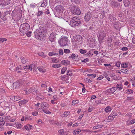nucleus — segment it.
Listing matches in <instances>:
<instances>
[{
    "mask_svg": "<svg viewBox=\"0 0 135 135\" xmlns=\"http://www.w3.org/2000/svg\"><path fill=\"white\" fill-rule=\"evenodd\" d=\"M94 109V107H89L88 110L89 112H91Z\"/></svg>",
    "mask_w": 135,
    "mask_h": 135,
    "instance_id": "nucleus-46",
    "label": "nucleus"
},
{
    "mask_svg": "<svg viewBox=\"0 0 135 135\" xmlns=\"http://www.w3.org/2000/svg\"><path fill=\"white\" fill-rule=\"evenodd\" d=\"M133 97H128L127 98V99L128 101H130L131 100H133Z\"/></svg>",
    "mask_w": 135,
    "mask_h": 135,
    "instance_id": "nucleus-62",
    "label": "nucleus"
},
{
    "mask_svg": "<svg viewBox=\"0 0 135 135\" xmlns=\"http://www.w3.org/2000/svg\"><path fill=\"white\" fill-rule=\"evenodd\" d=\"M108 118L110 120H113L114 118H113L112 117V116L111 115H110L108 117Z\"/></svg>",
    "mask_w": 135,
    "mask_h": 135,
    "instance_id": "nucleus-57",
    "label": "nucleus"
},
{
    "mask_svg": "<svg viewBox=\"0 0 135 135\" xmlns=\"http://www.w3.org/2000/svg\"><path fill=\"white\" fill-rule=\"evenodd\" d=\"M85 81L87 82L88 83H90L92 82L93 80L91 78V79H88V78L85 79L84 80Z\"/></svg>",
    "mask_w": 135,
    "mask_h": 135,
    "instance_id": "nucleus-31",
    "label": "nucleus"
},
{
    "mask_svg": "<svg viewBox=\"0 0 135 135\" xmlns=\"http://www.w3.org/2000/svg\"><path fill=\"white\" fill-rule=\"evenodd\" d=\"M67 69V68H63L61 70V73L62 74H64L65 71Z\"/></svg>",
    "mask_w": 135,
    "mask_h": 135,
    "instance_id": "nucleus-34",
    "label": "nucleus"
},
{
    "mask_svg": "<svg viewBox=\"0 0 135 135\" xmlns=\"http://www.w3.org/2000/svg\"><path fill=\"white\" fill-rule=\"evenodd\" d=\"M36 98H37L38 99H41L42 100H43L45 99L44 96L40 94L37 95Z\"/></svg>",
    "mask_w": 135,
    "mask_h": 135,
    "instance_id": "nucleus-21",
    "label": "nucleus"
},
{
    "mask_svg": "<svg viewBox=\"0 0 135 135\" xmlns=\"http://www.w3.org/2000/svg\"><path fill=\"white\" fill-rule=\"evenodd\" d=\"M30 26L27 23H25L21 25L20 29V34L23 36L29 30Z\"/></svg>",
    "mask_w": 135,
    "mask_h": 135,
    "instance_id": "nucleus-2",
    "label": "nucleus"
},
{
    "mask_svg": "<svg viewBox=\"0 0 135 135\" xmlns=\"http://www.w3.org/2000/svg\"><path fill=\"white\" fill-rule=\"evenodd\" d=\"M55 9L56 11L61 12L62 10L63 7L61 5H59L55 7Z\"/></svg>",
    "mask_w": 135,
    "mask_h": 135,
    "instance_id": "nucleus-13",
    "label": "nucleus"
},
{
    "mask_svg": "<svg viewBox=\"0 0 135 135\" xmlns=\"http://www.w3.org/2000/svg\"><path fill=\"white\" fill-rule=\"evenodd\" d=\"M92 17L91 12L90 11L86 13L84 16L85 20L86 22L89 21Z\"/></svg>",
    "mask_w": 135,
    "mask_h": 135,
    "instance_id": "nucleus-8",
    "label": "nucleus"
},
{
    "mask_svg": "<svg viewBox=\"0 0 135 135\" xmlns=\"http://www.w3.org/2000/svg\"><path fill=\"white\" fill-rule=\"evenodd\" d=\"M61 12L56 11L54 14L55 17L60 18L61 17Z\"/></svg>",
    "mask_w": 135,
    "mask_h": 135,
    "instance_id": "nucleus-14",
    "label": "nucleus"
},
{
    "mask_svg": "<svg viewBox=\"0 0 135 135\" xmlns=\"http://www.w3.org/2000/svg\"><path fill=\"white\" fill-rule=\"evenodd\" d=\"M69 114V112H65L64 113V115L65 117H67Z\"/></svg>",
    "mask_w": 135,
    "mask_h": 135,
    "instance_id": "nucleus-53",
    "label": "nucleus"
},
{
    "mask_svg": "<svg viewBox=\"0 0 135 135\" xmlns=\"http://www.w3.org/2000/svg\"><path fill=\"white\" fill-rule=\"evenodd\" d=\"M127 92H128L129 94L132 93H133V91L131 89H128L127 90Z\"/></svg>",
    "mask_w": 135,
    "mask_h": 135,
    "instance_id": "nucleus-58",
    "label": "nucleus"
},
{
    "mask_svg": "<svg viewBox=\"0 0 135 135\" xmlns=\"http://www.w3.org/2000/svg\"><path fill=\"white\" fill-rule=\"evenodd\" d=\"M79 51L81 54H84L87 51L85 50H83L82 49H80Z\"/></svg>",
    "mask_w": 135,
    "mask_h": 135,
    "instance_id": "nucleus-35",
    "label": "nucleus"
},
{
    "mask_svg": "<svg viewBox=\"0 0 135 135\" xmlns=\"http://www.w3.org/2000/svg\"><path fill=\"white\" fill-rule=\"evenodd\" d=\"M10 98L11 99L12 98V99L13 100H14L15 102L17 101L18 100H20V98L18 97H15L14 96L12 97V98Z\"/></svg>",
    "mask_w": 135,
    "mask_h": 135,
    "instance_id": "nucleus-26",
    "label": "nucleus"
},
{
    "mask_svg": "<svg viewBox=\"0 0 135 135\" xmlns=\"http://www.w3.org/2000/svg\"><path fill=\"white\" fill-rule=\"evenodd\" d=\"M21 59L22 62L23 64H25L27 61V60L23 57H21Z\"/></svg>",
    "mask_w": 135,
    "mask_h": 135,
    "instance_id": "nucleus-24",
    "label": "nucleus"
},
{
    "mask_svg": "<svg viewBox=\"0 0 135 135\" xmlns=\"http://www.w3.org/2000/svg\"><path fill=\"white\" fill-rule=\"evenodd\" d=\"M59 52L60 55H62L63 54V50L62 49H60L59 51Z\"/></svg>",
    "mask_w": 135,
    "mask_h": 135,
    "instance_id": "nucleus-47",
    "label": "nucleus"
},
{
    "mask_svg": "<svg viewBox=\"0 0 135 135\" xmlns=\"http://www.w3.org/2000/svg\"><path fill=\"white\" fill-rule=\"evenodd\" d=\"M116 87V88H117L119 90L121 89L122 88V85L120 84H117Z\"/></svg>",
    "mask_w": 135,
    "mask_h": 135,
    "instance_id": "nucleus-30",
    "label": "nucleus"
},
{
    "mask_svg": "<svg viewBox=\"0 0 135 135\" xmlns=\"http://www.w3.org/2000/svg\"><path fill=\"white\" fill-rule=\"evenodd\" d=\"M71 12L73 14L79 15L81 13V12L79 8L76 7H71Z\"/></svg>",
    "mask_w": 135,
    "mask_h": 135,
    "instance_id": "nucleus-6",
    "label": "nucleus"
},
{
    "mask_svg": "<svg viewBox=\"0 0 135 135\" xmlns=\"http://www.w3.org/2000/svg\"><path fill=\"white\" fill-rule=\"evenodd\" d=\"M3 5L6 6L9 4L10 3V0H3Z\"/></svg>",
    "mask_w": 135,
    "mask_h": 135,
    "instance_id": "nucleus-16",
    "label": "nucleus"
},
{
    "mask_svg": "<svg viewBox=\"0 0 135 135\" xmlns=\"http://www.w3.org/2000/svg\"><path fill=\"white\" fill-rule=\"evenodd\" d=\"M131 124H132L135 123V119L130 120Z\"/></svg>",
    "mask_w": 135,
    "mask_h": 135,
    "instance_id": "nucleus-63",
    "label": "nucleus"
},
{
    "mask_svg": "<svg viewBox=\"0 0 135 135\" xmlns=\"http://www.w3.org/2000/svg\"><path fill=\"white\" fill-rule=\"evenodd\" d=\"M32 114L33 115L36 116L38 115V113L37 112H33Z\"/></svg>",
    "mask_w": 135,
    "mask_h": 135,
    "instance_id": "nucleus-55",
    "label": "nucleus"
},
{
    "mask_svg": "<svg viewBox=\"0 0 135 135\" xmlns=\"http://www.w3.org/2000/svg\"><path fill=\"white\" fill-rule=\"evenodd\" d=\"M39 71L42 73H44L45 72V70L43 69V67H37Z\"/></svg>",
    "mask_w": 135,
    "mask_h": 135,
    "instance_id": "nucleus-22",
    "label": "nucleus"
},
{
    "mask_svg": "<svg viewBox=\"0 0 135 135\" xmlns=\"http://www.w3.org/2000/svg\"><path fill=\"white\" fill-rule=\"evenodd\" d=\"M68 41V38L65 37H62L59 41V43L61 46H66Z\"/></svg>",
    "mask_w": 135,
    "mask_h": 135,
    "instance_id": "nucleus-5",
    "label": "nucleus"
},
{
    "mask_svg": "<svg viewBox=\"0 0 135 135\" xmlns=\"http://www.w3.org/2000/svg\"><path fill=\"white\" fill-rule=\"evenodd\" d=\"M81 21L79 18L77 17H73L70 21V25L73 27H75L80 24Z\"/></svg>",
    "mask_w": 135,
    "mask_h": 135,
    "instance_id": "nucleus-3",
    "label": "nucleus"
},
{
    "mask_svg": "<svg viewBox=\"0 0 135 135\" xmlns=\"http://www.w3.org/2000/svg\"><path fill=\"white\" fill-rule=\"evenodd\" d=\"M111 115L113 118H115V117L117 116V114L116 113H113V114H112Z\"/></svg>",
    "mask_w": 135,
    "mask_h": 135,
    "instance_id": "nucleus-60",
    "label": "nucleus"
},
{
    "mask_svg": "<svg viewBox=\"0 0 135 135\" xmlns=\"http://www.w3.org/2000/svg\"><path fill=\"white\" fill-rule=\"evenodd\" d=\"M73 40L76 42L75 44H80L82 43L83 38L82 36L80 35H76L74 36Z\"/></svg>",
    "mask_w": 135,
    "mask_h": 135,
    "instance_id": "nucleus-4",
    "label": "nucleus"
},
{
    "mask_svg": "<svg viewBox=\"0 0 135 135\" xmlns=\"http://www.w3.org/2000/svg\"><path fill=\"white\" fill-rule=\"evenodd\" d=\"M111 110V108L110 106H108L105 109V112H110Z\"/></svg>",
    "mask_w": 135,
    "mask_h": 135,
    "instance_id": "nucleus-23",
    "label": "nucleus"
},
{
    "mask_svg": "<svg viewBox=\"0 0 135 135\" xmlns=\"http://www.w3.org/2000/svg\"><path fill=\"white\" fill-rule=\"evenodd\" d=\"M120 62L119 61H117L115 63V65L118 67H119L120 65Z\"/></svg>",
    "mask_w": 135,
    "mask_h": 135,
    "instance_id": "nucleus-43",
    "label": "nucleus"
},
{
    "mask_svg": "<svg viewBox=\"0 0 135 135\" xmlns=\"http://www.w3.org/2000/svg\"><path fill=\"white\" fill-rule=\"evenodd\" d=\"M110 76L114 80H117L118 79L117 75H115L114 74H112L110 75Z\"/></svg>",
    "mask_w": 135,
    "mask_h": 135,
    "instance_id": "nucleus-19",
    "label": "nucleus"
},
{
    "mask_svg": "<svg viewBox=\"0 0 135 135\" xmlns=\"http://www.w3.org/2000/svg\"><path fill=\"white\" fill-rule=\"evenodd\" d=\"M5 123V122L2 118H1V117H0V126H3Z\"/></svg>",
    "mask_w": 135,
    "mask_h": 135,
    "instance_id": "nucleus-27",
    "label": "nucleus"
},
{
    "mask_svg": "<svg viewBox=\"0 0 135 135\" xmlns=\"http://www.w3.org/2000/svg\"><path fill=\"white\" fill-rule=\"evenodd\" d=\"M35 64L33 63L31 65H28L23 67V68L24 69H28L32 70V68H34L35 66Z\"/></svg>",
    "mask_w": 135,
    "mask_h": 135,
    "instance_id": "nucleus-9",
    "label": "nucleus"
},
{
    "mask_svg": "<svg viewBox=\"0 0 135 135\" xmlns=\"http://www.w3.org/2000/svg\"><path fill=\"white\" fill-rule=\"evenodd\" d=\"M55 38V36L54 33H51L50 36H49V40L51 42H53Z\"/></svg>",
    "mask_w": 135,
    "mask_h": 135,
    "instance_id": "nucleus-12",
    "label": "nucleus"
},
{
    "mask_svg": "<svg viewBox=\"0 0 135 135\" xmlns=\"http://www.w3.org/2000/svg\"><path fill=\"white\" fill-rule=\"evenodd\" d=\"M9 120L10 122H13L15 121L16 119L15 118H10L9 119Z\"/></svg>",
    "mask_w": 135,
    "mask_h": 135,
    "instance_id": "nucleus-61",
    "label": "nucleus"
},
{
    "mask_svg": "<svg viewBox=\"0 0 135 135\" xmlns=\"http://www.w3.org/2000/svg\"><path fill=\"white\" fill-rule=\"evenodd\" d=\"M127 64L126 63H122L121 65V67L123 68H126L128 67Z\"/></svg>",
    "mask_w": 135,
    "mask_h": 135,
    "instance_id": "nucleus-29",
    "label": "nucleus"
},
{
    "mask_svg": "<svg viewBox=\"0 0 135 135\" xmlns=\"http://www.w3.org/2000/svg\"><path fill=\"white\" fill-rule=\"evenodd\" d=\"M31 117H30L29 116L27 115L26 116H25V120H31Z\"/></svg>",
    "mask_w": 135,
    "mask_h": 135,
    "instance_id": "nucleus-42",
    "label": "nucleus"
},
{
    "mask_svg": "<svg viewBox=\"0 0 135 135\" xmlns=\"http://www.w3.org/2000/svg\"><path fill=\"white\" fill-rule=\"evenodd\" d=\"M43 13V12L42 11H39L37 13V16H39L42 15Z\"/></svg>",
    "mask_w": 135,
    "mask_h": 135,
    "instance_id": "nucleus-41",
    "label": "nucleus"
},
{
    "mask_svg": "<svg viewBox=\"0 0 135 135\" xmlns=\"http://www.w3.org/2000/svg\"><path fill=\"white\" fill-rule=\"evenodd\" d=\"M72 71H71L70 70H68V71L67 73V74L69 76H71V74H72Z\"/></svg>",
    "mask_w": 135,
    "mask_h": 135,
    "instance_id": "nucleus-51",
    "label": "nucleus"
},
{
    "mask_svg": "<svg viewBox=\"0 0 135 135\" xmlns=\"http://www.w3.org/2000/svg\"><path fill=\"white\" fill-rule=\"evenodd\" d=\"M46 32V31H44L42 28H39L38 29L36 30L34 32L35 38L37 39H39L44 37Z\"/></svg>",
    "mask_w": 135,
    "mask_h": 135,
    "instance_id": "nucleus-1",
    "label": "nucleus"
},
{
    "mask_svg": "<svg viewBox=\"0 0 135 135\" xmlns=\"http://www.w3.org/2000/svg\"><path fill=\"white\" fill-rule=\"evenodd\" d=\"M61 66L60 64H56L52 65V67L54 68H58L60 67Z\"/></svg>",
    "mask_w": 135,
    "mask_h": 135,
    "instance_id": "nucleus-33",
    "label": "nucleus"
},
{
    "mask_svg": "<svg viewBox=\"0 0 135 135\" xmlns=\"http://www.w3.org/2000/svg\"><path fill=\"white\" fill-rule=\"evenodd\" d=\"M76 57V55L74 54H73L70 56H69V58H72L73 59H74Z\"/></svg>",
    "mask_w": 135,
    "mask_h": 135,
    "instance_id": "nucleus-40",
    "label": "nucleus"
},
{
    "mask_svg": "<svg viewBox=\"0 0 135 135\" xmlns=\"http://www.w3.org/2000/svg\"><path fill=\"white\" fill-rule=\"evenodd\" d=\"M14 88H18L20 86V84L18 82H16L13 83V84Z\"/></svg>",
    "mask_w": 135,
    "mask_h": 135,
    "instance_id": "nucleus-17",
    "label": "nucleus"
},
{
    "mask_svg": "<svg viewBox=\"0 0 135 135\" xmlns=\"http://www.w3.org/2000/svg\"><path fill=\"white\" fill-rule=\"evenodd\" d=\"M128 50V48L126 47H124L122 48V50L123 51H126Z\"/></svg>",
    "mask_w": 135,
    "mask_h": 135,
    "instance_id": "nucleus-56",
    "label": "nucleus"
},
{
    "mask_svg": "<svg viewBox=\"0 0 135 135\" xmlns=\"http://www.w3.org/2000/svg\"><path fill=\"white\" fill-rule=\"evenodd\" d=\"M46 13L47 15L49 14V16H51V14H50V12L49 9H47V10L46 11Z\"/></svg>",
    "mask_w": 135,
    "mask_h": 135,
    "instance_id": "nucleus-54",
    "label": "nucleus"
},
{
    "mask_svg": "<svg viewBox=\"0 0 135 135\" xmlns=\"http://www.w3.org/2000/svg\"><path fill=\"white\" fill-rule=\"evenodd\" d=\"M71 1L73 2L76 3H79L81 0H71Z\"/></svg>",
    "mask_w": 135,
    "mask_h": 135,
    "instance_id": "nucleus-44",
    "label": "nucleus"
},
{
    "mask_svg": "<svg viewBox=\"0 0 135 135\" xmlns=\"http://www.w3.org/2000/svg\"><path fill=\"white\" fill-rule=\"evenodd\" d=\"M42 111L47 114H50L51 112H49L48 110H47V109H42Z\"/></svg>",
    "mask_w": 135,
    "mask_h": 135,
    "instance_id": "nucleus-36",
    "label": "nucleus"
},
{
    "mask_svg": "<svg viewBox=\"0 0 135 135\" xmlns=\"http://www.w3.org/2000/svg\"><path fill=\"white\" fill-rule=\"evenodd\" d=\"M47 5V4H46V3H45L44 2L42 3L41 6L42 7H46Z\"/></svg>",
    "mask_w": 135,
    "mask_h": 135,
    "instance_id": "nucleus-50",
    "label": "nucleus"
},
{
    "mask_svg": "<svg viewBox=\"0 0 135 135\" xmlns=\"http://www.w3.org/2000/svg\"><path fill=\"white\" fill-rule=\"evenodd\" d=\"M116 88L115 87H113L110 88V89L108 90V92L109 93H114L116 90Z\"/></svg>",
    "mask_w": 135,
    "mask_h": 135,
    "instance_id": "nucleus-25",
    "label": "nucleus"
},
{
    "mask_svg": "<svg viewBox=\"0 0 135 135\" xmlns=\"http://www.w3.org/2000/svg\"><path fill=\"white\" fill-rule=\"evenodd\" d=\"M7 78L6 79H7V80H10L11 81V80L12 78V77L10 76H9V75H7Z\"/></svg>",
    "mask_w": 135,
    "mask_h": 135,
    "instance_id": "nucleus-49",
    "label": "nucleus"
},
{
    "mask_svg": "<svg viewBox=\"0 0 135 135\" xmlns=\"http://www.w3.org/2000/svg\"><path fill=\"white\" fill-rule=\"evenodd\" d=\"M28 91L30 93H32L33 94H37L38 91L36 89L34 88H32L29 89Z\"/></svg>",
    "mask_w": 135,
    "mask_h": 135,
    "instance_id": "nucleus-11",
    "label": "nucleus"
},
{
    "mask_svg": "<svg viewBox=\"0 0 135 135\" xmlns=\"http://www.w3.org/2000/svg\"><path fill=\"white\" fill-rule=\"evenodd\" d=\"M28 100H26L24 99L20 101L19 102V106H21L22 104H25L28 102Z\"/></svg>",
    "mask_w": 135,
    "mask_h": 135,
    "instance_id": "nucleus-15",
    "label": "nucleus"
},
{
    "mask_svg": "<svg viewBox=\"0 0 135 135\" xmlns=\"http://www.w3.org/2000/svg\"><path fill=\"white\" fill-rule=\"evenodd\" d=\"M106 33L105 32L103 31H101L99 32L98 36V39L99 40L102 41L105 37Z\"/></svg>",
    "mask_w": 135,
    "mask_h": 135,
    "instance_id": "nucleus-7",
    "label": "nucleus"
},
{
    "mask_svg": "<svg viewBox=\"0 0 135 135\" xmlns=\"http://www.w3.org/2000/svg\"><path fill=\"white\" fill-rule=\"evenodd\" d=\"M58 132L61 135H62L64 133V130L63 129H60Z\"/></svg>",
    "mask_w": 135,
    "mask_h": 135,
    "instance_id": "nucleus-45",
    "label": "nucleus"
},
{
    "mask_svg": "<svg viewBox=\"0 0 135 135\" xmlns=\"http://www.w3.org/2000/svg\"><path fill=\"white\" fill-rule=\"evenodd\" d=\"M24 128L26 129L29 130L32 128V126L30 124H28L25 126Z\"/></svg>",
    "mask_w": 135,
    "mask_h": 135,
    "instance_id": "nucleus-18",
    "label": "nucleus"
},
{
    "mask_svg": "<svg viewBox=\"0 0 135 135\" xmlns=\"http://www.w3.org/2000/svg\"><path fill=\"white\" fill-rule=\"evenodd\" d=\"M88 61V58H86L85 59H84L83 60H81V62H87Z\"/></svg>",
    "mask_w": 135,
    "mask_h": 135,
    "instance_id": "nucleus-59",
    "label": "nucleus"
},
{
    "mask_svg": "<svg viewBox=\"0 0 135 135\" xmlns=\"http://www.w3.org/2000/svg\"><path fill=\"white\" fill-rule=\"evenodd\" d=\"M103 127V125H100L95 126L93 128V129L94 130H95L96 129H97L100 128L102 127Z\"/></svg>",
    "mask_w": 135,
    "mask_h": 135,
    "instance_id": "nucleus-28",
    "label": "nucleus"
},
{
    "mask_svg": "<svg viewBox=\"0 0 135 135\" xmlns=\"http://www.w3.org/2000/svg\"><path fill=\"white\" fill-rule=\"evenodd\" d=\"M61 63L64 65H65V64H69L70 63V61L68 60H63L61 62Z\"/></svg>",
    "mask_w": 135,
    "mask_h": 135,
    "instance_id": "nucleus-20",
    "label": "nucleus"
},
{
    "mask_svg": "<svg viewBox=\"0 0 135 135\" xmlns=\"http://www.w3.org/2000/svg\"><path fill=\"white\" fill-rule=\"evenodd\" d=\"M53 55H56V54L55 53L54 54V52H49V55L50 56H52Z\"/></svg>",
    "mask_w": 135,
    "mask_h": 135,
    "instance_id": "nucleus-52",
    "label": "nucleus"
},
{
    "mask_svg": "<svg viewBox=\"0 0 135 135\" xmlns=\"http://www.w3.org/2000/svg\"><path fill=\"white\" fill-rule=\"evenodd\" d=\"M64 52L65 53H69L70 52V50L68 49H65L64 50Z\"/></svg>",
    "mask_w": 135,
    "mask_h": 135,
    "instance_id": "nucleus-39",
    "label": "nucleus"
},
{
    "mask_svg": "<svg viewBox=\"0 0 135 135\" xmlns=\"http://www.w3.org/2000/svg\"><path fill=\"white\" fill-rule=\"evenodd\" d=\"M38 55L43 57H46V55H44L42 52H40L38 53Z\"/></svg>",
    "mask_w": 135,
    "mask_h": 135,
    "instance_id": "nucleus-32",
    "label": "nucleus"
},
{
    "mask_svg": "<svg viewBox=\"0 0 135 135\" xmlns=\"http://www.w3.org/2000/svg\"><path fill=\"white\" fill-rule=\"evenodd\" d=\"M79 103V101L74 100H73L72 103V104L73 105H74L75 104H77Z\"/></svg>",
    "mask_w": 135,
    "mask_h": 135,
    "instance_id": "nucleus-37",
    "label": "nucleus"
},
{
    "mask_svg": "<svg viewBox=\"0 0 135 135\" xmlns=\"http://www.w3.org/2000/svg\"><path fill=\"white\" fill-rule=\"evenodd\" d=\"M41 107H43L42 109H47L48 108L49 105L46 102H42L41 103Z\"/></svg>",
    "mask_w": 135,
    "mask_h": 135,
    "instance_id": "nucleus-10",
    "label": "nucleus"
},
{
    "mask_svg": "<svg viewBox=\"0 0 135 135\" xmlns=\"http://www.w3.org/2000/svg\"><path fill=\"white\" fill-rule=\"evenodd\" d=\"M132 42L133 43L135 44V36L133 38Z\"/></svg>",
    "mask_w": 135,
    "mask_h": 135,
    "instance_id": "nucleus-64",
    "label": "nucleus"
},
{
    "mask_svg": "<svg viewBox=\"0 0 135 135\" xmlns=\"http://www.w3.org/2000/svg\"><path fill=\"white\" fill-rule=\"evenodd\" d=\"M120 71L121 72L125 74L127 73V72L128 71V70L125 69H122L120 70Z\"/></svg>",
    "mask_w": 135,
    "mask_h": 135,
    "instance_id": "nucleus-38",
    "label": "nucleus"
},
{
    "mask_svg": "<svg viewBox=\"0 0 135 135\" xmlns=\"http://www.w3.org/2000/svg\"><path fill=\"white\" fill-rule=\"evenodd\" d=\"M31 32L30 31H29V32H27L26 33V35L28 37H30L31 36Z\"/></svg>",
    "mask_w": 135,
    "mask_h": 135,
    "instance_id": "nucleus-48",
    "label": "nucleus"
}]
</instances>
